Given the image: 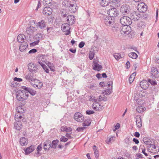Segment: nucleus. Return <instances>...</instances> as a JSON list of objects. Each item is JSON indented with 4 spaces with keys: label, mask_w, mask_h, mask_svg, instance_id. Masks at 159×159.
Returning <instances> with one entry per match:
<instances>
[{
    "label": "nucleus",
    "mask_w": 159,
    "mask_h": 159,
    "mask_svg": "<svg viewBox=\"0 0 159 159\" xmlns=\"http://www.w3.org/2000/svg\"><path fill=\"white\" fill-rule=\"evenodd\" d=\"M94 60V59L93 60V69L95 70L99 71L102 68V66L101 65H99L97 62Z\"/></svg>",
    "instance_id": "16"
},
{
    "label": "nucleus",
    "mask_w": 159,
    "mask_h": 159,
    "mask_svg": "<svg viewBox=\"0 0 159 159\" xmlns=\"http://www.w3.org/2000/svg\"><path fill=\"white\" fill-rule=\"evenodd\" d=\"M134 73H133L131 75H130L129 79V83L130 84H131L134 81L135 78V74Z\"/></svg>",
    "instance_id": "43"
},
{
    "label": "nucleus",
    "mask_w": 159,
    "mask_h": 159,
    "mask_svg": "<svg viewBox=\"0 0 159 159\" xmlns=\"http://www.w3.org/2000/svg\"><path fill=\"white\" fill-rule=\"evenodd\" d=\"M28 47V45L27 42L21 43L20 45V50L21 52H25L27 49Z\"/></svg>",
    "instance_id": "17"
},
{
    "label": "nucleus",
    "mask_w": 159,
    "mask_h": 159,
    "mask_svg": "<svg viewBox=\"0 0 159 159\" xmlns=\"http://www.w3.org/2000/svg\"><path fill=\"white\" fill-rule=\"evenodd\" d=\"M35 75L34 74L30 73L26 75L25 76V78L29 82L32 81L34 82V81L35 80L34 78Z\"/></svg>",
    "instance_id": "21"
},
{
    "label": "nucleus",
    "mask_w": 159,
    "mask_h": 159,
    "mask_svg": "<svg viewBox=\"0 0 159 159\" xmlns=\"http://www.w3.org/2000/svg\"><path fill=\"white\" fill-rule=\"evenodd\" d=\"M42 149V146L41 144H39L37 147L36 148V150L37 151V152L34 155V156L36 157H38L39 156L41 155V154H40L39 152L41 151Z\"/></svg>",
    "instance_id": "30"
},
{
    "label": "nucleus",
    "mask_w": 159,
    "mask_h": 159,
    "mask_svg": "<svg viewBox=\"0 0 159 159\" xmlns=\"http://www.w3.org/2000/svg\"><path fill=\"white\" fill-rule=\"evenodd\" d=\"M128 56L129 57L134 59H136L138 56L137 54L134 52H131L129 53Z\"/></svg>",
    "instance_id": "36"
},
{
    "label": "nucleus",
    "mask_w": 159,
    "mask_h": 159,
    "mask_svg": "<svg viewBox=\"0 0 159 159\" xmlns=\"http://www.w3.org/2000/svg\"><path fill=\"white\" fill-rule=\"evenodd\" d=\"M20 113H19L17 112V113L15 115V120L17 121H19V119H18V117H18L20 115Z\"/></svg>",
    "instance_id": "55"
},
{
    "label": "nucleus",
    "mask_w": 159,
    "mask_h": 159,
    "mask_svg": "<svg viewBox=\"0 0 159 159\" xmlns=\"http://www.w3.org/2000/svg\"><path fill=\"white\" fill-rule=\"evenodd\" d=\"M103 21L106 25L110 26L114 23V20L109 16H106L104 18Z\"/></svg>",
    "instance_id": "9"
},
{
    "label": "nucleus",
    "mask_w": 159,
    "mask_h": 159,
    "mask_svg": "<svg viewBox=\"0 0 159 159\" xmlns=\"http://www.w3.org/2000/svg\"><path fill=\"white\" fill-rule=\"evenodd\" d=\"M146 109L145 107L140 106L136 108V111L139 113H141L144 111Z\"/></svg>",
    "instance_id": "35"
},
{
    "label": "nucleus",
    "mask_w": 159,
    "mask_h": 159,
    "mask_svg": "<svg viewBox=\"0 0 159 159\" xmlns=\"http://www.w3.org/2000/svg\"><path fill=\"white\" fill-rule=\"evenodd\" d=\"M34 82H36V83H38V89H40L43 86V84L41 83L39 80H35L34 81Z\"/></svg>",
    "instance_id": "49"
},
{
    "label": "nucleus",
    "mask_w": 159,
    "mask_h": 159,
    "mask_svg": "<svg viewBox=\"0 0 159 159\" xmlns=\"http://www.w3.org/2000/svg\"><path fill=\"white\" fill-rule=\"evenodd\" d=\"M118 28L116 25H114L111 27V30L113 32H116L118 30Z\"/></svg>",
    "instance_id": "52"
},
{
    "label": "nucleus",
    "mask_w": 159,
    "mask_h": 159,
    "mask_svg": "<svg viewBox=\"0 0 159 159\" xmlns=\"http://www.w3.org/2000/svg\"><path fill=\"white\" fill-rule=\"evenodd\" d=\"M47 62V61H41L39 60L38 63L42 67L44 71L47 73L49 72V70L48 68L45 65V62Z\"/></svg>",
    "instance_id": "18"
},
{
    "label": "nucleus",
    "mask_w": 159,
    "mask_h": 159,
    "mask_svg": "<svg viewBox=\"0 0 159 159\" xmlns=\"http://www.w3.org/2000/svg\"><path fill=\"white\" fill-rule=\"evenodd\" d=\"M62 7L67 8L71 13L75 12L78 9L75 3L68 0H63L61 3Z\"/></svg>",
    "instance_id": "1"
},
{
    "label": "nucleus",
    "mask_w": 159,
    "mask_h": 159,
    "mask_svg": "<svg viewBox=\"0 0 159 159\" xmlns=\"http://www.w3.org/2000/svg\"><path fill=\"white\" fill-rule=\"evenodd\" d=\"M67 18V21L69 25H72L74 23L75 17L73 15H68L66 18Z\"/></svg>",
    "instance_id": "24"
},
{
    "label": "nucleus",
    "mask_w": 159,
    "mask_h": 159,
    "mask_svg": "<svg viewBox=\"0 0 159 159\" xmlns=\"http://www.w3.org/2000/svg\"><path fill=\"white\" fill-rule=\"evenodd\" d=\"M22 89L26 91V92H28V93H29L32 96L34 95L36 93V91L26 86H22Z\"/></svg>",
    "instance_id": "20"
},
{
    "label": "nucleus",
    "mask_w": 159,
    "mask_h": 159,
    "mask_svg": "<svg viewBox=\"0 0 159 159\" xmlns=\"http://www.w3.org/2000/svg\"><path fill=\"white\" fill-rule=\"evenodd\" d=\"M92 107L95 111H100L103 108V106H101L98 102L93 103L92 105Z\"/></svg>",
    "instance_id": "14"
},
{
    "label": "nucleus",
    "mask_w": 159,
    "mask_h": 159,
    "mask_svg": "<svg viewBox=\"0 0 159 159\" xmlns=\"http://www.w3.org/2000/svg\"><path fill=\"white\" fill-rule=\"evenodd\" d=\"M36 30L35 27L30 26L27 28L26 32L28 34H30L33 33Z\"/></svg>",
    "instance_id": "28"
},
{
    "label": "nucleus",
    "mask_w": 159,
    "mask_h": 159,
    "mask_svg": "<svg viewBox=\"0 0 159 159\" xmlns=\"http://www.w3.org/2000/svg\"><path fill=\"white\" fill-rule=\"evenodd\" d=\"M120 32L122 34L127 35L129 34L131 31V28L129 26L123 25L120 28Z\"/></svg>",
    "instance_id": "5"
},
{
    "label": "nucleus",
    "mask_w": 159,
    "mask_h": 159,
    "mask_svg": "<svg viewBox=\"0 0 159 159\" xmlns=\"http://www.w3.org/2000/svg\"><path fill=\"white\" fill-rule=\"evenodd\" d=\"M136 122L137 127L140 128L142 126L141 117L140 115H138L136 116Z\"/></svg>",
    "instance_id": "22"
},
{
    "label": "nucleus",
    "mask_w": 159,
    "mask_h": 159,
    "mask_svg": "<svg viewBox=\"0 0 159 159\" xmlns=\"http://www.w3.org/2000/svg\"><path fill=\"white\" fill-rule=\"evenodd\" d=\"M68 139L67 138H66L65 136H62L60 139V140L61 142H66L67 141Z\"/></svg>",
    "instance_id": "51"
},
{
    "label": "nucleus",
    "mask_w": 159,
    "mask_h": 159,
    "mask_svg": "<svg viewBox=\"0 0 159 159\" xmlns=\"http://www.w3.org/2000/svg\"><path fill=\"white\" fill-rule=\"evenodd\" d=\"M141 149L142 150V152L143 153L146 157L148 156V154L145 152V148H141Z\"/></svg>",
    "instance_id": "58"
},
{
    "label": "nucleus",
    "mask_w": 159,
    "mask_h": 159,
    "mask_svg": "<svg viewBox=\"0 0 159 159\" xmlns=\"http://www.w3.org/2000/svg\"><path fill=\"white\" fill-rule=\"evenodd\" d=\"M74 119L78 122H82L84 121V117L82 114L79 112L75 113L74 115Z\"/></svg>",
    "instance_id": "12"
},
{
    "label": "nucleus",
    "mask_w": 159,
    "mask_h": 159,
    "mask_svg": "<svg viewBox=\"0 0 159 159\" xmlns=\"http://www.w3.org/2000/svg\"><path fill=\"white\" fill-rule=\"evenodd\" d=\"M52 0H43V3L45 5L50 4Z\"/></svg>",
    "instance_id": "53"
},
{
    "label": "nucleus",
    "mask_w": 159,
    "mask_h": 159,
    "mask_svg": "<svg viewBox=\"0 0 159 159\" xmlns=\"http://www.w3.org/2000/svg\"><path fill=\"white\" fill-rule=\"evenodd\" d=\"M61 28L63 32H66L65 34L66 35H68L70 33V26L69 24L68 23L63 24L61 26Z\"/></svg>",
    "instance_id": "10"
},
{
    "label": "nucleus",
    "mask_w": 159,
    "mask_h": 159,
    "mask_svg": "<svg viewBox=\"0 0 159 159\" xmlns=\"http://www.w3.org/2000/svg\"><path fill=\"white\" fill-rule=\"evenodd\" d=\"M48 66L49 68L50 69V70L52 71H54L55 70V68L53 64L50 62H45Z\"/></svg>",
    "instance_id": "33"
},
{
    "label": "nucleus",
    "mask_w": 159,
    "mask_h": 159,
    "mask_svg": "<svg viewBox=\"0 0 159 159\" xmlns=\"http://www.w3.org/2000/svg\"><path fill=\"white\" fill-rule=\"evenodd\" d=\"M60 13L63 18H66L68 16V13L67 12L66 10L65 9H61L60 11Z\"/></svg>",
    "instance_id": "29"
},
{
    "label": "nucleus",
    "mask_w": 159,
    "mask_h": 159,
    "mask_svg": "<svg viewBox=\"0 0 159 159\" xmlns=\"http://www.w3.org/2000/svg\"><path fill=\"white\" fill-rule=\"evenodd\" d=\"M110 0H101L100 4L102 7L107 6L109 4Z\"/></svg>",
    "instance_id": "31"
},
{
    "label": "nucleus",
    "mask_w": 159,
    "mask_h": 159,
    "mask_svg": "<svg viewBox=\"0 0 159 159\" xmlns=\"http://www.w3.org/2000/svg\"><path fill=\"white\" fill-rule=\"evenodd\" d=\"M134 102L139 105H142L143 103V101L140 98H134Z\"/></svg>",
    "instance_id": "41"
},
{
    "label": "nucleus",
    "mask_w": 159,
    "mask_h": 159,
    "mask_svg": "<svg viewBox=\"0 0 159 159\" xmlns=\"http://www.w3.org/2000/svg\"><path fill=\"white\" fill-rule=\"evenodd\" d=\"M22 124L19 121H17V122L15 123L14 124V128L16 130H20L22 127Z\"/></svg>",
    "instance_id": "32"
},
{
    "label": "nucleus",
    "mask_w": 159,
    "mask_h": 159,
    "mask_svg": "<svg viewBox=\"0 0 159 159\" xmlns=\"http://www.w3.org/2000/svg\"><path fill=\"white\" fill-rule=\"evenodd\" d=\"M37 26L40 29H43L46 27V23L45 21L43 20H42L40 21L37 23Z\"/></svg>",
    "instance_id": "26"
},
{
    "label": "nucleus",
    "mask_w": 159,
    "mask_h": 159,
    "mask_svg": "<svg viewBox=\"0 0 159 159\" xmlns=\"http://www.w3.org/2000/svg\"><path fill=\"white\" fill-rule=\"evenodd\" d=\"M14 80L18 82H21L22 81V79L18 78L16 77H15L14 78Z\"/></svg>",
    "instance_id": "62"
},
{
    "label": "nucleus",
    "mask_w": 159,
    "mask_h": 159,
    "mask_svg": "<svg viewBox=\"0 0 159 159\" xmlns=\"http://www.w3.org/2000/svg\"><path fill=\"white\" fill-rule=\"evenodd\" d=\"M149 140V139H148L146 137L143 138V142L145 144Z\"/></svg>",
    "instance_id": "64"
},
{
    "label": "nucleus",
    "mask_w": 159,
    "mask_h": 159,
    "mask_svg": "<svg viewBox=\"0 0 159 159\" xmlns=\"http://www.w3.org/2000/svg\"><path fill=\"white\" fill-rule=\"evenodd\" d=\"M28 139L25 137H22L20 139L19 143L22 146L27 145L28 144Z\"/></svg>",
    "instance_id": "27"
},
{
    "label": "nucleus",
    "mask_w": 159,
    "mask_h": 159,
    "mask_svg": "<svg viewBox=\"0 0 159 159\" xmlns=\"http://www.w3.org/2000/svg\"><path fill=\"white\" fill-rule=\"evenodd\" d=\"M91 123L90 120L89 119H87L84 121L82 125L83 126H89L90 125Z\"/></svg>",
    "instance_id": "37"
},
{
    "label": "nucleus",
    "mask_w": 159,
    "mask_h": 159,
    "mask_svg": "<svg viewBox=\"0 0 159 159\" xmlns=\"http://www.w3.org/2000/svg\"><path fill=\"white\" fill-rule=\"evenodd\" d=\"M85 45V43L83 41H81L80 42L79 45V47L81 48H82Z\"/></svg>",
    "instance_id": "59"
},
{
    "label": "nucleus",
    "mask_w": 159,
    "mask_h": 159,
    "mask_svg": "<svg viewBox=\"0 0 159 159\" xmlns=\"http://www.w3.org/2000/svg\"><path fill=\"white\" fill-rule=\"evenodd\" d=\"M113 56L117 60H118L121 58V55L119 53H115Z\"/></svg>",
    "instance_id": "50"
},
{
    "label": "nucleus",
    "mask_w": 159,
    "mask_h": 159,
    "mask_svg": "<svg viewBox=\"0 0 159 159\" xmlns=\"http://www.w3.org/2000/svg\"><path fill=\"white\" fill-rule=\"evenodd\" d=\"M36 82H35L34 83V84L33 83H31V85L34 87L36 89H38V85L37 84H36Z\"/></svg>",
    "instance_id": "63"
},
{
    "label": "nucleus",
    "mask_w": 159,
    "mask_h": 159,
    "mask_svg": "<svg viewBox=\"0 0 159 159\" xmlns=\"http://www.w3.org/2000/svg\"><path fill=\"white\" fill-rule=\"evenodd\" d=\"M129 6L127 4L123 5L120 7V12L124 15H127L129 12Z\"/></svg>",
    "instance_id": "8"
},
{
    "label": "nucleus",
    "mask_w": 159,
    "mask_h": 159,
    "mask_svg": "<svg viewBox=\"0 0 159 159\" xmlns=\"http://www.w3.org/2000/svg\"><path fill=\"white\" fill-rule=\"evenodd\" d=\"M147 5L143 2L139 4L137 6V10L141 12H144L147 10Z\"/></svg>",
    "instance_id": "11"
},
{
    "label": "nucleus",
    "mask_w": 159,
    "mask_h": 159,
    "mask_svg": "<svg viewBox=\"0 0 159 159\" xmlns=\"http://www.w3.org/2000/svg\"><path fill=\"white\" fill-rule=\"evenodd\" d=\"M98 100L100 101H106L107 100V98L104 95H101L99 97Z\"/></svg>",
    "instance_id": "44"
},
{
    "label": "nucleus",
    "mask_w": 159,
    "mask_h": 159,
    "mask_svg": "<svg viewBox=\"0 0 159 159\" xmlns=\"http://www.w3.org/2000/svg\"><path fill=\"white\" fill-rule=\"evenodd\" d=\"M124 142L125 143V146L126 147H131V144L132 143L129 140V139H125Z\"/></svg>",
    "instance_id": "38"
},
{
    "label": "nucleus",
    "mask_w": 159,
    "mask_h": 159,
    "mask_svg": "<svg viewBox=\"0 0 159 159\" xmlns=\"http://www.w3.org/2000/svg\"><path fill=\"white\" fill-rule=\"evenodd\" d=\"M148 83H150L152 85L155 86L157 85V82L156 80L154 79H148Z\"/></svg>",
    "instance_id": "46"
},
{
    "label": "nucleus",
    "mask_w": 159,
    "mask_h": 159,
    "mask_svg": "<svg viewBox=\"0 0 159 159\" xmlns=\"http://www.w3.org/2000/svg\"><path fill=\"white\" fill-rule=\"evenodd\" d=\"M85 129L84 127H78L76 129V130L78 132H82Z\"/></svg>",
    "instance_id": "61"
},
{
    "label": "nucleus",
    "mask_w": 159,
    "mask_h": 159,
    "mask_svg": "<svg viewBox=\"0 0 159 159\" xmlns=\"http://www.w3.org/2000/svg\"><path fill=\"white\" fill-rule=\"evenodd\" d=\"M49 144V140L46 141L43 143V148L45 150H48L49 148H48V145Z\"/></svg>",
    "instance_id": "42"
},
{
    "label": "nucleus",
    "mask_w": 159,
    "mask_h": 159,
    "mask_svg": "<svg viewBox=\"0 0 159 159\" xmlns=\"http://www.w3.org/2000/svg\"><path fill=\"white\" fill-rule=\"evenodd\" d=\"M35 148V146L32 145L24 150L25 154H28L33 152Z\"/></svg>",
    "instance_id": "23"
},
{
    "label": "nucleus",
    "mask_w": 159,
    "mask_h": 159,
    "mask_svg": "<svg viewBox=\"0 0 159 159\" xmlns=\"http://www.w3.org/2000/svg\"><path fill=\"white\" fill-rule=\"evenodd\" d=\"M95 53L94 50L93 51H90L89 52V57L90 60H92L94 57Z\"/></svg>",
    "instance_id": "45"
},
{
    "label": "nucleus",
    "mask_w": 159,
    "mask_h": 159,
    "mask_svg": "<svg viewBox=\"0 0 159 159\" xmlns=\"http://www.w3.org/2000/svg\"><path fill=\"white\" fill-rule=\"evenodd\" d=\"M16 98L17 99L20 101L22 105H24L25 104V100L28 97L29 94L26 91L23 90H19L16 93Z\"/></svg>",
    "instance_id": "2"
},
{
    "label": "nucleus",
    "mask_w": 159,
    "mask_h": 159,
    "mask_svg": "<svg viewBox=\"0 0 159 159\" xmlns=\"http://www.w3.org/2000/svg\"><path fill=\"white\" fill-rule=\"evenodd\" d=\"M38 5L37 7V8L36 9V11H37L38 10V9L39 8H40L41 7V0H38Z\"/></svg>",
    "instance_id": "54"
},
{
    "label": "nucleus",
    "mask_w": 159,
    "mask_h": 159,
    "mask_svg": "<svg viewBox=\"0 0 159 159\" xmlns=\"http://www.w3.org/2000/svg\"><path fill=\"white\" fill-rule=\"evenodd\" d=\"M107 14L111 17L117 16L119 14V11L116 8H113L109 9L107 12Z\"/></svg>",
    "instance_id": "6"
},
{
    "label": "nucleus",
    "mask_w": 159,
    "mask_h": 159,
    "mask_svg": "<svg viewBox=\"0 0 159 159\" xmlns=\"http://www.w3.org/2000/svg\"><path fill=\"white\" fill-rule=\"evenodd\" d=\"M26 37L25 36L22 34H19L17 37V41L19 43H22L25 41Z\"/></svg>",
    "instance_id": "25"
},
{
    "label": "nucleus",
    "mask_w": 159,
    "mask_h": 159,
    "mask_svg": "<svg viewBox=\"0 0 159 159\" xmlns=\"http://www.w3.org/2000/svg\"><path fill=\"white\" fill-rule=\"evenodd\" d=\"M93 148L94 152V154L95 157L96 158H98L99 156V152L97 149V148L95 145H94L93 147Z\"/></svg>",
    "instance_id": "39"
},
{
    "label": "nucleus",
    "mask_w": 159,
    "mask_h": 159,
    "mask_svg": "<svg viewBox=\"0 0 159 159\" xmlns=\"http://www.w3.org/2000/svg\"><path fill=\"white\" fill-rule=\"evenodd\" d=\"M62 129V131H65L67 132H70L72 130L71 128L67 126H62L61 127Z\"/></svg>",
    "instance_id": "34"
},
{
    "label": "nucleus",
    "mask_w": 159,
    "mask_h": 159,
    "mask_svg": "<svg viewBox=\"0 0 159 159\" xmlns=\"http://www.w3.org/2000/svg\"><path fill=\"white\" fill-rule=\"evenodd\" d=\"M86 113L88 115H91L94 113V112L91 110H87L86 111Z\"/></svg>",
    "instance_id": "57"
},
{
    "label": "nucleus",
    "mask_w": 159,
    "mask_h": 159,
    "mask_svg": "<svg viewBox=\"0 0 159 159\" xmlns=\"http://www.w3.org/2000/svg\"><path fill=\"white\" fill-rule=\"evenodd\" d=\"M57 3L54 2H51L50 4H48V6H50L51 8L55 9L57 8Z\"/></svg>",
    "instance_id": "48"
},
{
    "label": "nucleus",
    "mask_w": 159,
    "mask_h": 159,
    "mask_svg": "<svg viewBox=\"0 0 159 159\" xmlns=\"http://www.w3.org/2000/svg\"><path fill=\"white\" fill-rule=\"evenodd\" d=\"M129 16L131 21H137L139 20L141 15L138 12L134 11L130 13Z\"/></svg>",
    "instance_id": "7"
},
{
    "label": "nucleus",
    "mask_w": 159,
    "mask_h": 159,
    "mask_svg": "<svg viewBox=\"0 0 159 159\" xmlns=\"http://www.w3.org/2000/svg\"><path fill=\"white\" fill-rule=\"evenodd\" d=\"M29 70L31 73L34 74L38 71V70L40 68L38 64H35L32 62L29 63L28 65Z\"/></svg>",
    "instance_id": "3"
},
{
    "label": "nucleus",
    "mask_w": 159,
    "mask_h": 159,
    "mask_svg": "<svg viewBox=\"0 0 159 159\" xmlns=\"http://www.w3.org/2000/svg\"><path fill=\"white\" fill-rule=\"evenodd\" d=\"M59 142V141L56 139V140H53L52 142V148H56L57 143Z\"/></svg>",
    "instance_id": "40"
},
{
    "label": "nucleus",
    "mask_w": 159,
    "mask_h": 159,
    "mask_svg": "<svg viewBox=\"0 0 159 159\" xmlns=\"http://www.w3.org/2000/svg\"><path fill=\"white\" fill-rule=\"evenodd\" d=\"M120 22L123 25L125 26H129L132 23L129 17L126 16L122 17L120 20Z\"/></svg>",
    "instance_id": "4"
},
{
    "label": "nucleus",
    "mask_w": 159,
    "mask_h": 159,
    "mask_svg": "<svg viewBox=\"0 0 159 159\" xmlns=\"http://www.w3.org/2000/svg\"><path fill=\"white\" fill-rule=\"evenodd\" d=\"M140 86L143 89H146L149 86L148 81L146 80H143L141 81L140 83Z\"/></svg>",
    "instance_id": "15"
},
{
    "label": "nucleus",
    "mask_w": 159,
    "mask_h": 159,
    "mask_svg": "<svg viewBox=\"0 0 159 159\" xmlns=\"http://www.w3.org/2000/svg\"><path fill=\"white\" fill-rule=\"evenodd\" d=\"M37 52V50L34 48L31 49L29 52V54L34 53H35Z\"/></svg>",
    "instance_id": "60"
},
{
    "label": "nucleus",
    "mask_w": 159,
    "mask_h": 159,
    "mask_svg": "<svg viewBox=\"0 0 159 159\" xmlns=\"http://www.w3.org/2000/svg\"><path fill=\"white\" fill-rule=\"evenodd\" d=\"M39 40H38L36 41H34L33 42L31 43H30V45L31 46H34L38 44L39 43Z\"/></svg>",
    "instance_id": "56"
},
{
    "label": "nucleus",
    "mask_w": 159,
    "mask_h": 159,
    "mask_svg": "<svg viewBox=\"0 0 159 159\" xmlns=\"http://www.w3.org/2000/svg\"><path fill=\"white\" fill-rule=\"evenodd\" d=\"M16 111L20 113H22L24 112V109L22 108L21 107L18 106L16 107Z\"/></svg>",
    "instance_id": "47"
},
{
    "label": "nucleus",
    "mask_w": 159,
    "mask_h": 159,
    "mask_svg": "<svg viewBox=\"0 0 159 159\" xmlns=\"http://www.w3.org/2000/svg\"><path fill=\"white\" fill-rule=\"evenodd\" d=\"M52 9L49 7H44L43 10V13L46 16H49L52 13Z\"/></svg>",
    "instance_id": "19"
},
{
    "label": "nucleus",
    "mask_w": 159,
    "mask_h": 159,
    "mask_svg": "<svg viewBox=\"0 0 159 159\" xmlns=\"http://www.w3.org/2000/svg\"><path fill=\"white\" fill-rule=\"evenodd\" d=\"M151 74L152 77L155 78L159 77V70L156 68L153 67L151 68Z\"/></svg>",
    "instance_id": "13"
}]
</instances>
